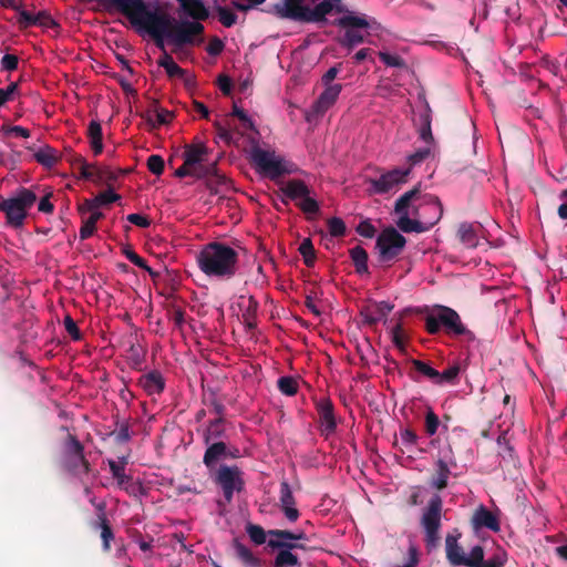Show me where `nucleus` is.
<instances>
[{
  "mask_svg": "<svg viewBox=\"0 0 567 567\" xmlns=\"http://www.w3.org/2000/svg\"><path fill=\"white\" fill-rule=\"evenodd\" d=\"M117 7L125 13L132 10L130 19L133 25L147 32L154 40L155 45L165 50V39H168L172 17L157 10H148L141 0H115Z\"/></svg>",
  "mask_w": 567,
  "mask_h": 567,
  "instance_id": "nucleus-1",
  "label": "nucleus"
},
{
  "mask_svg": "<svg viewBox=\"0 0 567 567\" xmlns=\"http://www.w3.org/2000/svg\"><path fill=\"white\" fill-rule=\"evenodd\" d=\"M196 261L206 276L220 280H230L239 268L238 252L220 241L206 244L197 254Z\"/></svg>",
  "mask_w": 567,
  "mask_h": 567,
  "instance_id": "nucleus-2",
  "label": "nucleus"
},
{
  "mask_svg": "<svg viewBox=\"0 0 567 567\" xmlns=\"http://www.w3.org/2000/svg\"><path fill=\"white\" fill-rule=\"evenodd\" d=\"M332 6V10L340 13L341 17L333 21V25L343 31L338 38V43L349 50L363 43L369 29L371 28V20L364 13H359L349 10L342 0H328Z\"/></svg>",
  "mask_w": 567,
  "mask_h": 567,
  "instance_id": "nucleus-3",
  "label": "nucleus"
},
{
  "mask_svg": "<svg viewBox=\"0 0 567 567\" xmlns=\"http://www.w3.org/2000/svg\"><path fill=\"white\" fill-rule=\"evenodd\" d=\"M412 214L415 218H410V214L400 215L398 227L403 233H425L441 220L443 205L437 196L423 194L421 203L413 206Z\"/></svg>",
  "mask_w": 567,
  "mask_h": 567,
  "instance_id": "nucleus-4",
  "label": "nucleus"
},
{
  "mask_svg": "<svg viewBox=\"0 0 567 567\" xmlns=\"http://www.w3.org/2000/svg\"><path fill=\"white\" fill-rule=\"evenodd\" d=\"M268 547L272 550H277L269 567H301L298 555L292 551L296 549L305 550L306 546L295 542L293 532L288 529H270L268 530Z\"/></svg>",
  "mask_w": 567,
  "mask_h": 567,
  "instance_id": "nucleus-5",
  "label": "nucleus"
},
{
  "mask_svg": "<svg viewBox=\"0 0 567 567\" xmlns=\"http://www.w3.org/2000/svg\"><path fill=\"white\" fill-rule=\"evenodd\" d=\"M424 327L430 334H437L441 331L453 337L472 334L454 309L441 305L435 306L426 315Z\"/></svg>",
  "mask_w": 567,
  "mask_h": 567,
  "instance_id": "nucleus-6",
  "label": "nucleus"
},
{
  "mask_svg": "<svg viewBox=\"0 0 567 567\" xmlns=\"http://www.w3.org/2000/svg\"><path fill=\"white\" fill-rule=\"evenodd\" d=\"M282 194L281 203L288 205L289 200H293L296 206L307 215L308 219L320 212L318 200L311 196V188L302 179H289L280 187Z\"/></svg>",
  "mask_w": 567,
  "mask_h": 567,
  "instance_id": "nucleus-7",
  "label": "nucleus"
},
{
  "mask_svg": "<svg viewBox=\"0 0 567 567\" xmlns=\"http://www.w3.org/2000/svg\"><path fill=\"white\" fill-rule=\"evenodd\" d=\"M37 202V195L29 188H20L14 197L0 200V212L6 215V223L12 228L23 226L28 210Z\"/></svg>",
  "mask_w": 567,
  "mask_h": 567,
  "instance_id": "nucleus-8",
  "label": "nucleus"
},
{
  "mask_svg": "<svg viewBox=\"0 0 567 567\" xmlns=\"http://www.w3.org/2000/svg\"><path fill=\"white\" fill-rule=\"evenodd\" d=\"M250 162L259 174L270 179H276L289 173L284 157L277 155L275 151L254 146L250 151Z\"/></svg>",
  "mask_w": 567,
  "mask_h": 567,
  "instance_id": "nucleus-9",
  "label": "nucleus"
},
{
  "mask_svg": "<svg viewBox=\"0 0 567 567\" xmlns=\"http://www.w3.org/2000/svg\"><path fill=\"white\" fill-rule=\"evenodd\" d=\"M209 474L214 483L221 488L224 499L228 504L233 502L236 492L240 493L245 488L243 471L237 465L221 464Z\"/></svg>",
  "mask_w": 567,
  "mask_h": 567,
  "instance_id": "nucleus-10",
  "label": "nucleus"
},
{
  "mask_svg": "<svg viewBox=\"0 0 567 567\" xmlns=\"http://www.w3.org/2000/svg\"><path fill=\"white\" fill-rule=\"evenodd\" d=\"M405 245V237L394 227L390 226L384 228L379 234L375 241L379 262L390 265L401 255Z\"/></svg>",
  "mask_w": 567,
  "mask_h": 567,
  "instance_id": "nucleus-11",
  "label": "nucleus"
},
{
  "mask_svg": "<svg viewBox=\"0 0 567 567\" xmlns=\"http://www.w3.org/2000/svg\"><path fill=\"white\" fill-rule=\"evenodd\" d=\"M443 502L440 495L435 494L431 497L421 518V525L425 533V543L429 548L435 547L440 536Z\"/></svg>",
  "mask_w": 567,
  "mask_h": 567,
  "instance_id": "nucleus-12",
  "label": "nucleus"
},
{
  "mask_svg": "<svg viewBox=\"0 0 567 567\" xmlns=\"http://www.w3.org/2000/svg\"><path fill=\"white\" fill-rule=\"evenodd\" d=\"M204 30L205 28L200 22L189 20L176 21L172 18L168 40L176 49L185 45H195L196 37L202 35Z\"/></svg>",
  "mask_w": 567,
  "mask_h": 567,
  "instance_id": "nucleus-13",
  "label": "nucleus"
},
{
  "mask_svg": "<svg viewBox=\"0 0 567 567\" xmlns=\"http://www.w3.org/2000/svg\"><path fill=\"white\" fill-rule=\"evenodd\" d=\"M411 173V168H394L381 174L378 178H370L369 183L372 186V190L377 194H386L392 190H396L400 185L408 182V176Z\"/></svg>",
  "mask_w": 567,
  "mask_h": 567,
  "instance_id": "nucleus-14",
  "label": "nucleus"
},
{
  "mask_svg": "<svg viewBox=\"0 0 567 567\" xmlns=\"http://www.w3.org/2000/svg\"><path fill=\"white\" fill-rule=\"evenodd\" d=\"M305 0H282L269 7L266 11L279 19L307 22L308 6Z\"/></svg>",
  "mask_w": 567,
  "mask_h": 567,
  "instance_id": "nucleus-15",
  "label": "nucleus"
},
{
  "mask_svg": "<svg viewBox=\"0 0 567 567\" xmlns=\"http://www.w3.org/2000/svg\"><path fill=\"white\" fill-rule=\"evenodd\" d=\"M316 411L321 433L326 436L333 434L337 430V417L332 401L326 396L316 400Z\"/></svg>",
  "mask_w": 567,
  "mask_h": 567,
  "instance_id": "nucleus-16",
  "label": "nucleus"
},
{
  "mask_svg": "<svg viewBox=\"0 0 567 567\" xmlns=\"http://www.w3.org/2000/svg\"><path fill=\"white\" fill-rule=\"evenodd\" d=\"M324 90L321 92V94L318 96V99L313 102L311 105V109L309 111V116L312 117H320L322 116L330 107H332L341 91H342V84L336 83L333 85H323Z\"/></svg>",
  "mask_w": 567,
  "mask_h": 567,
  "instance_id": "nucleus-17",
  "label": "nucleus"
},
{
  "mask_svg": "<svg viewBox=\"0 0 567 567\" xmlns=\"http://www.w3.org/2000/svg\"><path fill=\"white\" fill-rule=\"evenodd\" d=\"M203 168H208L207 171H210L207 172L206 175L202 176V179H205V185L209 189L210 194L217 195L230 188V179L219 172L217 161L212 162L209 166H203Z\"/></svg>",
  "mask_w": 567,
  "mask_h": 567,
  "instance_id": "nucleus-18",
  "label": "nucleus"
},
{
  "mask_svg": "<svg viewBox=\"0 0 567 567\" xmlns=\"http://www.w3.org/2000/svg\"><path fill=\"white\" fill-rule=\"evenodd\" d=\"M92 527L101 529L103 550L110 551L111 540L114 539V533L106 516V504L104 502H100L96 505V520L92 523Z\"/></svg>",
  "mask_w": 567,
  "mask_h": 567,
  "instance_id": "nucleus-19",
  "label": "nucleus"
},
{
  "mask_svg": "<svg viewBox=\"0 0 567 567\" xmlns=\"http://www.w3.org/2000/svg\"><path fill=\"white\" fill-rule=\"evenodd\" d=\"M206 445L207 449L203 456V463L205 464L209 473H212L213 471L218 468L217 463L219 461L227 460L228 445L223 441L210 442L209 444Z\"/></svg>",
  "mask_w": 567,
  "mask_h": 567,
  "instance_id": "nucleus-20",
  "label": "nucleus"
},
{
  "mask_svg": "<svg viewBox=\"0 0 567 567\" xmlns=\"http://www.w3.org/2000/svg\"><path fill=\"white\" fill-rule=\"evenodd\" d=\"M279 501L286 518L291 523L296 522L299 518L300 513L296 508V499L287 481H282L280 483Z\"/></svg>",
  "mask_w": 567,
  "mask_h": 567,
  "instance_id": "nucleus-21",
  "label": "nucleus"
},
{
  "mask_svg": "<svg viewBox=\"0 0 567 567\" xmlns=\"http://www.w3.org/2000/svg\"><path fill=\"white\" fill-rule=\"evenodd\" d=\"M208 148L204 144L186 145L183 152V158L186 165L192 167L209 166L212 162L207 159Z\"/></svg>",
  "mask_w": 567,
  "mask_h": 567,
  "instance_id": "nucleus-22",
  "label": "nucleus"
},
{
  "mask_svg": "<svg viewBox=\"0 0 567 567\" xmlns=\"http://www.w3.org/2000/svg\"><path fill=\"white\" fill-rule=\"evenodd\" d=\"M137 384L148 394L156 395L161 394L165 389V379L158 370H152L145 374H142Z\"/></svg>",
  "mask_w": 567,
  "mask_h": 567,
  "instance_id": "nucleus-23",
  "label": "nucleus"
},
{
  "mask_svg": "<svg viewBox=\"0 0 567 567\" xmlns=\"http://www.w3.org/2000/svg\"><path fill=\"white\" fill-rule=\"evenodd\" d=\"M472 523L476 529L488 528L493 532L501 529L498 517L483 505L474 512Z\"/></svg>",
  "mask_w": 567,
  "mask_h": 567,
  "instance_id": "nucleus-24",
  "label": "nucleus"
},
{
  "mask_svg": "<svg viewBox=\"0 0 567 567\" xmlns=\"http://www.w3.org/2000/svg\"><path fill=\"white\" fill-rule=\"evenodd\" d=\"M450 464L455 465V462L450 458H439L435 462V472L431 477L430 485L437 491H442L447 487L449 477L451 475Z\"/></svg>",
  "mask_w": 567,
  "mask_h": 567,
  "instance_id": "nucleus-25",
  "label": "nucleus"
},
{
  "mask_svg": "<svg viewBox=\"0 0 567 567\" xmlns=\"http://www.w3.org/2000/svg\"><path fill=\"white\" fill-rule=\"evenodd\" d=\"M480 224L461 223L457 228V238L466 248H476L480 243Z\"/></svg>",
  "mask_w": 567,
  "mask_h": 567,
  "instance_id": "nucleus-26",
  "label": "nucleus"
},
{
  "mask_svg": "<svg viewBox=\"0 0 567 567\" xmlns=\"http://www.w3.org/2000/svg\"><path fill=\"white\" fill-rule=\"evenodd\" d=\"M233 548L235 550L236 558L244 567H264V560L238 539H234Z\"/></svg>",
  "mask_w": 567,
  "mask_h": 567,
  "instance_id": "nucleus-27",
  "label": "nucleus"
},
{
  "mask_svg": "<svg viewBox=\"0 0 567 567\" xmlns=\"http://www.w3.org/2000/svg\"><path fill=\"white\" fill-rule=\"evenodd\" d=\"M393 306L386 301L375 303L374 309L364 308L361 310L363 322L368 326H375L381 319L385 318L391 312Z\"/></svg>",
  "mask_w": 567,
  "mask_h": 567,
  "instance_id": "nucleus-28",
  "label": "nucleus"
},
{
  "mask_svg": "<svg viewBox=\"0 0 567 567\" xmlns=\"http://www.w3.org/2000/svg\"><path fill=\"white\" fill-rule=\"evenodd\" d=\"M225 423V417H215L214 420H210L203 432L204 443L209 444L210 442L221 441V439L226 436Z\"/></svg>",
  "mask_w": 567,
  "mask_h": 567,
  "instance_id": "nucleus-29",
  "label": "nucleus"
},
{
  "mask_svg": "<svg viewBox=\"0 0 567 567\" xmlns=\"http://www.w3.org/2000/svg\"><path fill=\"white\" fill-rule=\"evenodd\" d=\"M153 111L156 114V120H154L151 115V110L142 113L141 116L146 120L152 130L157 128L159 125H167L174 118V113L166 109L158 107V102L156 100L153 101Z\"/></svg>",
  "mask_w": 567,
  "mask_h": 567,
  "instance_id": "nucleus-30",
  "label": "nucleus"
},
{
  "mask_svg": "<svg viewBox=\"0 0 567 567\" xmlns=\"http://www.w3.org/2000/svg\"><path fill=\"white\" fill-rule=\"evenodd\" d=\"M423 195L421 194V185L417 184L412 189L402 194L395 202L394 212L398 215L409 214V207L413 202L420 200Z\"/></svg>",
  "mask_w": 567,
  "mask_h": 567,
  "instance_id": "nucleus-31",
  "label": "nucleus"
},
{
  "mask_svg": "<svg viewBox=\"0 0 567 567\" xmlns=\"http://www.w3.org/2000/svg\"><path fill=\"white\" fill-rule=\"evenodd\" d=\"M33 158L37 163L45 168H52L60 161L59 152L50 145H43L33 153Z\"/></svg>",
  "mask_w": 567,
  "mask_h": 567,
  "instance_id": "nucleus-32",
  "label": "nucleus"
},
{
  "mask_svg": "<svg viewBox=\"0 0 567 567\" xmlns=\"http://www.w3.org/2000/svg\"><path fill=\"white\" fill-rule=\"evenodd\" d=\"M446 558L452 565H463L465 561V553L457 544V536L447 535L445 538Z\"/></svg>",
  "mask_w": 567,
  "mask_h": 567,
  "instance_id": "nucleus-33",
  "label": "nucleus"
},
{
  "mask_svg": "<svg viewBox=\"0 0 567 567\" xmlns=\"http://www.w3.org/2000/svg\"><path fill=\"white\" fill-rule=\"evenodd\" d=\"M182 9L188 17H190L196 22L205 21L209 17V11L202 0H186L185 2L183 1Z\"/></svg>",
  "mask_w": 567,
  "mask_h": 567,
  "instance_id": "nucleus-34",
  "label": "nucleus"
},
{
  "mask_svg": "<svg viewBox=\"0 0 567 567\" xmlns=\"http://www.w3.org/2000/svg\"><path fill=\"white\" fill-rule=\"evenodd\" d=\"M64 467L73 475L89 474L91 465L84 456V452L81 453V460L74 455L64 456Z\"/></svg>",
  "mask_w": 567,
  "mask_h": 567,
  "instance_id": "nucleus-35",
  "label": "nucleus"
},
{
  "mask_svg": "<svg viewBox=\"0 0 567 567\" xmlns=\"http://www.w3.org/2000/svg\"><path fill=\"white\" fill-rule=\"evenodd\" d=\"M87 137L94 155L101 154L103 152V133L99 121L92 120L90 122L87 127Z\"/></svg>",
  "mask_w": 567,
  "mask_h": 567,
  "instance_id": "nucleus-36",
  "label": "nucleus"
},
{
  "mask_svg": "<svg viewBox=\"0 0 567 567\" xmlns=\"http://www.w3.org/2000/svg\"><path fill=\"white\" fill-rule=\"evenodd\" d=\"M332 6L328 0H322L315 8L308 7L307 22H324L327 14L331 13Z\"/></svg>",
  "mask_w": 567,
  "mask_h": 567,
  "instance_id": "nucleus-37",
  "label": "nucleus"
},
{
  "mask_svg": "<svg viewBox=\"0 0 567 567\" xmlns=\"http://www.w3.org/2000/svg\"><path fill=\"white\" fill-rule=\"evenodd\" d=\"M431 123H432L431 109L426 104L425 110L423 111V113L420 114V128H419L420 137L425 143H432L434 141L433 134H432V128H431Z\"/></svg>",
  "mask_w": 567,
  "mask_h": 567,
  "instance_id": "nucleus-38",
  "label": "nucleus"
},
{
  "mask_svg": "<svg viewBox=\"0 0 567 567\" xmlns=\"http://www.w3.org/2000/svg\"><path fill=\"white\" fill-rule=\"evenodd\" d=\"M349 252L355 267V271L359 275L368 274V252L365 251V249L362 248L361 246H355L352 249H350Z\"/></svg>",
  "mask_w": 567,
  "mask_h": 567,
  "instance_id": "nucleus-39",
  "label": "nucleus"
},
{
  "mask_svg": "<svg viewBox=\"0 0 567 567\" xmlns=\"http://www.w3.org/2000/svg\"><path fill=\"white\" fill-rule=\"evenodd\" d=\"M158 65L164 68L169 78L183 76L185 71L174 61L171 54L166 51L161 55L157 61Z\"/></svg>",
  "mask_w": 567,
  "mask_h": 567,
  "instance_id": "nucleus-40",
  "label": "nucleus"
},
{
  "mask_svg": "<svg viewBox=\"0 0 567 567\" xmlns=\"http://www.w3.org/2000/svg\"><path fill=\"white\" fill-rule=\"evenodd\" d=\"M204 403L212 409L210 412L216 415L215 417H225L226 406L214 390H209L208 394L204 395Z\"/></svg>",
  "mask_w": 567,
  "mask_h": 567,
  "instance_id": "nucleus-41",
  "label": "nucleus"
},
{
  "mask_svg": "<svg viewBox=\"0 0 567 567\" xmlns=\"http://www.w3.org/2000/svg\"><path fill=\"white\" fill-rule=\"evenodd\" d=\"M411 364L413 365L414 370L422 374L423 377L430 379L434 384H437V378H439V371L432 368L429 363L419 360V359H412Z\"/></svg>",
  "mask_w": 567,
  "mask_h": 567,
  "instance_id": "nucleus-42",
  "label": "nucleus"
},
{
  "mask_svg": "<svg viewBox=\"0 0 567 567\" xmlns=\"http://www.w3.org/2000/svg\"><path fill=\"white\" fill-rule=\"evenodd\" d=\"M122 252L124 256L135 266L146 270L152 277L158 276L157 272H155L148 265L146 264L145 259H143L141 256H138L131 246L126 245L122 248Z\"/></svg>",
  "mask_w": 567,
  "mask_h": 567,
  "instance_id": "nucleus-43",
  "label": "nucleus"
},
{
  "mask_svg": "<svg viewBox=\"0 0 567 567\" xmlns=\"http://www.w3.org/2000/svg\"><path fill=\"white\" fill-rule=\"evenodd\" d=\"M299 252L303 257L305 265L307 267H312L316 261V250L313 247V244L310 238H305L300 246H299Z\"/></svg>",
  "mask_w": 567,
  "mask_h": 567,
  "instance_id": "nucleus-44",
  "label": "nucleus"
},
{
  "mask_svg": "<svg viewBox=\"0 0 567 567\" xmlns=\"http://www.w3.org/2000/svg\"><path fill=\"white\" fill-rule=\"evenodd\" d=\"M246 533L250 540L256 545H262L267 542L268 532H266L260 525L248 523L246 525Z\"/></svg>",
  "mask_w": 567,
  "mask_h": 567,
  "instance_id": "nucleus-45",
  "label": "nucleus"
},
{
  "mask_svg": "<svg viewBox=\"0 0 567 567\" xmlns=\"http://www.w3.org/2000/svg\"><path fill=\"white\" fill-rule=\"evenodd\" d=\"M82 452H84L83 444L75 435L69 433L64 443V456L75 454L78 460H81Z\"/></svg>",
  "mask_w": 567,
  "mask_h": 567,
  "instance_id": "nucleus-46",
  "label": "nucleus"
},
{
  "mask_svg": "<svg viewBox=\"0 0 567 567\" xmlns=\"http://www.w3.org/2000/svg\"><path fill=\"white\" fill-rule=\"evenodd\" d=\"M208 168L203 167H192L190 165H186V162L184 161L183 165H181L175 171V176L178 178H184L186 176H193L197 179H202V176L207 174Z\"/></svg>",
  "mask_w": 567,
  "mask_h": 567,
  "instance_id": "nucleus-47",
  "label": "nucleus"
},
{
  "mask_svg": "<svg viewBox=\"0 0 567 567\" xmlns=\"http://www.w3.org/2000/svg\"><path fill=\"white\" fill-rule=\"evenodd\" d=\"M483 561L484 549L482 546L476 545L471 549L468 556L465 555V561L463 565L467 567H478Z\"/></svg>",
  "mask_w": 567,
  "mask_h": 567,
  "instance_id": "nucleus-48",
  "label": "nucleus"
},
{
  "mask_svg": "<svg viewBox=\"0 0 567 567\" xmlns=\"http://www.w3.org/2000/svg\"><path fill=\"white\" fill-rule=\"evenodd\" d=\"M460 374V365L453 364L443 372H439L437 385H442L444 383L454 384Z\"/></svg>",
  "mask_w": 567,
  "mask_h": 567,
  "instance_id": "nucleus-49",
  "label": "nucleus"
},
{
  "mask_svg": "<svg viewBox=\"0 0 567 567\" xmlns=\"http://www.w3.org/2000/svg\"><path fill=\"white\" fill-rule=\"evenodd\" d=\"M277 384L280 392L286 395H295L298 392V382L292 377H281Z\"/></svg>",
  "mask_w": 567,
  "mask_h": 567,
  "instance_id": "nucleus-50",
  "label": "nucleus"
},
{
  "mask_svg": "<svg viewBox=\"0 0 567 567\" xmlns=\"http://www.w3.org/2000/svg\"><path fill=\"white\" fill-rule=\"evenodd\" d=\"M329 234L332 237H343L347 233L344 221L339 217H331L327 220Z\"/></svg>",
  "mask_w": 567,
  "mask_h": 567,
  "instance_id": "nucleus-51",
  "label": "nucleus"
},
{
  "mask_svg": "<svg viewBox=\"0 0 567 567\" xmlns=\"http://www.w3.org/2000/svg\"><path fill=\"white\" fill-rule=\"evenodd\" d=\"M128 352H130L128 360H130L131 367L136 370H141L142 363L144 361V350L142 349V347L138 344H132L130 347Z\"/></svg>",
  "mask_w": 567,
  "mask_h": 567,
  "instance_id": "nucleus-52",
  "label": "nucleus"
},
{
  "mask_svg": "<svg viewBox=\"0 0 567 567\" xmlns=\"http://www.w3.org/2000/svg\"><path fill=\"white\" fill-rule=\"evenodd\" d=\"M380 60L386 65L392 68L405 69V61L398 54H391L388 52H379Z\"/></svg>",
  "mask_w": 567,
  "mask_h": 567,
  "instance_id": "nucleus-53",
  "label": "nucleus"
},
{
  "mask_svg": "<svg viewBox=\"0 0 567 567\" xmlns=\"http://www.w3.org/2000/svg\"><path fill=\"white\" fill-rule=\"evenodd\" d=\"M216 11L218 13L219 22L224 27L230 28L237 22V16L228 8L218 6Z\"/></svg>",
  "mask_w": 567,
  "mask_h": 567,
  "instance_id": "nucleus-54",
  "label": "nucleus"
},
{
  "mask_svg": "<svg viewBox=\"0 0 567 567\" xmlns=\"http://www.w3.org/2000/svg\"><path fill=\"white\" fill-rule=\"evenodd\" d=\"M441 422L439 416L434 413V411L429 408L425 413V432L427 435H434L440 426Z\"/></svg>",
  "mask_w": 567,
  "mask_h": 567,
  "instance_id": "nucleus-55",
  "label": "nucleus"
},
{
  "mask_svg": "<svg viewBox=\"0 0 567 567\" xmlns=\"http://www.w3.org/2000/svg\"><path fill=\"white\" fill-rule=\"evenodd\" d=\"M109 466L118 485H123L125 482L131 480V477L125 474V467L123 464H118L115 461H109Z\"/></svg>",
  "mask_w": 567,
  "mask_h": 567,
  "instance_id": "nucleus-56",
  "label": "nucleus"
},
{
  "mask_svg": "<svg viewBox=\"0 0 567 567\" xmlns=\"http://www.w3.org/2000/svg\"><path fill=\"white\" fill-rule=\"evenodd\" d=\"M116 427L117 430L112 432L111 435L115 436V441L117 443H125L130 441L131 434H130V424L127 421L120 422L116 421Z\"/></svg>",
  "mask_w": 567,
  "mask_h": 567,
  "instance_id": "nucleus-57",
  "label": "nucleus"
},
{
  "mask_svg": "<svg viewBox=\"0 0 567 567\" xmlns=\"http://www.w3.org/2000/svg\"><path fill=\"white\" fill-rule=\"evenodd\" d=\"M506 561L507 554L505 551H496L488 559H484L478 567H504Z\"/></svg>",
  "mask_w": 567,
  "mask_h": 567,
  "instance_id": "nucleus-58",
  "label": "nucleus"
},
{
  "mask_svg": "<svg viewBox=\"0 0 567 567\" xmlns=\"http://www.w3.org/2000/svg\"><path fill=\"white\" fill-rule=\"evenodd\" d=\"M164 159L161 155H151L148 158H147V168L148 171L156 175V176H159L163 174L164 172Z\"/></svg>",
  "mask_w": 567,
  "mask_h": 567,
  "instance_id": "nucleus-59",
  "label": "nucleus"
},
{
  "mask_svg": "<svg viewBox=\"0 0 567 567\" xmlns=\"http://www.w3.org/2000/svg\"><path fill=\"white\" fill-rule=\"evenodd\" d=\"M120 195H117L116 193H114L112 189H107L105 192H101L99 193L95 197H94V202L96 203L97 205V208L100 206H103V205H109V204H112V203H115L120 199Z\"/></svg>",
  "mask_w": 567,
  "mask_h": 567,
  "instance_id": "nucleus-60",
  "label": "nucleus"
},
{
  "mask_svg": "<svg viewBox=\"0 0 567 567\" xmlns=\"http://www.w3.org/2000/svg\"><path fill=\"white\" fill-rule=\"evenodd\" d=\"M63 324H64L66 332L71 336V338L74 341H79L82 339V333H81L80 329L78 328L76 322L72 319L71 316H69V315L65 316V318L63 320Z\"/></svg>",
  "mask_w": 567,
  "mask_h": 567,
  "instance_id": "nucleus-61",
  "label": "nucleus"
},
{
  "mask_svg": "<svg viewBox=\"0 0 567 567\" xmlns=\"http://www.w3.org/2000/svg\"><path fill=\"white\" fill-rule=\"evenodd\" d=\"M117 178L116 174L110 168H95L94 183L101 184L103 182H114Z\"/></svg>",
  "mask_w": 567,
  "mask_h": 567,
  "instance_id": "nucleus-62",
  "label": "nucleus"
},
{
  "mask_svg": "<svg viewBox=\"0 0 567 567\" xmlns=\"http://www.w3.org/2000/svg\"><path fill=\"white\" fill-rule=\"evenodd\" d=\"M37 14H32L27 10H19L18 23L21 29H27L32 25H37Z\"/></svg>",
  "mask_w": 567,
  "mask_h": 567,
  "instance_id": "nucleus-63",
  "label": "nucleus"
},
{
  "mask_svg": "<svg viewBox=\"0 0 567 567\" xmlns=\"http://www.w3.org/2000/svg\"><path fill=\"white\" fill-rule=\"evenodd\" d=\"M233 115L238 117L245 130L255 131L254 122L243 109L238 107L237 105H234Z\"/></svg>",
  "mask_w": 567,
  "mask_h": 567,
  "instance_id": "nucleus-64",
  "label": "nucleus"
}]
</instances>
